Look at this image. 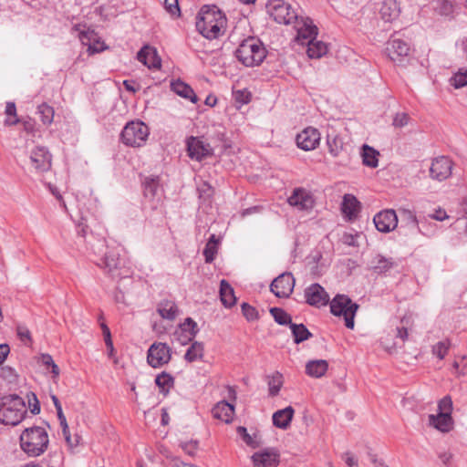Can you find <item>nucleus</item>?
<instances>
[{"mask_svg":"<svg viewBox=\"0 0 467 467\" xmlns=\"http://www.w3.org/2000/svg\"><path fill=\"white\" fill-rule=\"evenodd\" d=\"M227 28L225 14L215 5H204L196 16V29L209 40L217 39Z\"/></svg>","mask_w":467,"mask_h":467,"instance_id":"obj_1","label":"nucleus"},{"mask_svg":"<svg viewBox=\"0 0 467 467\" xmlns=\"http://www.w3.org/2000/svg\"><path fill=\"white\" fill-rule=\"evenodd\" d=\"M49 444L47 431L40 426L26 428L20 435L22 450L29 456L43 454Z\"/></svg>","mask_w":467,"mask_h":467,"instance_id":"obj_2","label":"nucleus"},{"mask_svg":"<svg viewBox=\"0 0 467 467\" xmlns=\"http://www.w3.org/2000/svg\"><path fill=\"white\" fill-rule=\"evenodd\" d=\"M26 414L25 400L16 394H10L1 398L0 422L5 425H17Z\"/></svg>","mask_w":467,"mask_h":467,"instance_id":"obj_3","label":"nucleus"},{"mask_svg":"<svg viewBox=\"0 0 467 467\" xmlns=\"http://www.w3.org/2000/svg\"><path fill=\"white\" fill-rule=\"evenodd\" d=\"M266 54L267 51L263 43L255 37L244 39L235 51L236 58L245 67L259 66Z\"/></svg>","mask_w":467,"mask_h":467,"instance_id":"obj_4","label":"nucleus"},{"mask_svg":"<svg viewBox=\"0 0 467 467\" xmlns=\"http://www.w3.org/2000/svg\"><path fill=\"white\" fill-rule=\"evenodd\" d=\"M150 135L149 127L140 120L130 121L123 128L120 139L121 141L130 147L143 146Z\"/></svg>","mask_w":467,"mask_h":467,"instance_id":"obj_5","label":"nucleus"},{"mask_svg":"<svg viewBox=\"0 0 467 467\" xmlns=\"http://www.w3.org/2000/svg\"><path fill=\"white\" fill-rule=\"evenodd\" d=\"M358 309V305L346 295H337L330 302L331 313L337 317L343 316L346 327L350 329L354 328V318Z\"/></svg>","mask_w":467,"mask_h":467,"instance_id":"obj_6","label":"nucleus"},{"mask_svg":"<svg viewBox=\"0 0 467 467\" xmlns=\"http://www.w3.org/2000/svg\"><path fill=\"white\" fill-rule=\"evenodd\" d=\"M112 279H121L129 275V269L125 267L124 260L120 258L119 251L109 250L97 263Z\"/></svg>","mask_w":467,"mask_h":467,"instance_id":"obj_7","label":"nucleus"},{"mask_svg":"<svg viewBox=\"0 0 467 467\" xmlns=\"http://www.w3.org/2000/svg\"><path fill=\"white\" fill-rule=\"evenodd\" d=\"M266 8L270 16L278 24L288 25L299 17L291 5L284 0H270Z\"/></svg>","mask_w":467,"mask_h":467,"instance_id":"obj_8","label":"nucleus"},{"mask_svg":"<svg viewBox=\"0 0 467 467\" xmlns=\"http://www.w3.org/2000/svg\"><path fill=\"white\" fill-rule=\"evenodd\" d=\"M171 358V349L166 343L154 342L148 349L147 362L154 368L168 364Z\"/></svg>","mask_w":467,"mask_h":467,"instance_id":"obj_9","label":"nucleus"},{"mask_svg":"<svg viewBox=\"0 0 467 467\" xmlns=\"http://www.w3.org/2000/svg\"><path fill=\"white\" fill-rule=\"evenodd\" d=\"M295 28L297 32L296 41L303 46L315 40L318 34V28L309 17H298L295 21Z\"/></svg>","mask_w":467,"mask_h":467,"instance_id":"obj_10","label":"nucleus"},{"mask_svg":"<svg viewBox=\"0 0 467 467\" xmlns=\"http://www.w3.org/2000/svg\"><path fill=\"white\" fill-rule=\"evenodd\" d=\"M453 161L446 156H439L432 160L430 167V177L439 182L445 181L451 177Z\"/></svg>","mask_w":467,"mask_h":467,"instance_id":"obj_11","label":"nucleus"},{"mask_svg":"<svg viewBox=\"0 0 467 467\" xmlns=\"http://www.w3.org/2000/svg\"><path fill=\"white\" fill-rule=\"evenodd\" d=\"M187 151L188 156L192 160H195L197 161H202L213 155V148L212 146L205 142L199 137H190L187 140Z\"/></svg>","mask_w":467,"mask_h":467,"instance_id":"obj_12","label":"nucleus"},{"mask_svg":"<svg viewBox=\"0 0 467 467\" xmlns=\"http://www.w3.org/2000/svg\"><path fill=\"white\" fill-rule=\"evenodd\" d=\"M386 54L395 64L402 65L410 54V47L401 39H391L387 43Z\"/></svg>","mask_w":467,"mask_h":467,"instance_id":"obj_13","label":"nucleus"},{"mask_svg":"<svg viewBox=\"0 0 467 467\" xmlns=\"http://www.w3.org/2000/svg\"><path fill=\"white\" fill-rule=\"evenodd\" d=\"M295 286V278L292 274L285 273L275 278L270 285L271 291L280 298L288 297Z\"/></svg>","mask_w":467,"mask_h":467,"instance_id":"obj_14","label":"nucleus"},{"mask_svg":"<svg viewBox=\"0 0 467 467\" xmlns=\"http://www.w3.org/2000/svg\"><path fill=\"white\" fill-rule=\"evenodd\" d=\"M320 132L317 129L307 127L296 135V141L298 148L308 151L315 150L320 143Z\"/></svg>","mask_w":467,"mask_h":467,"instance_id":"obj_15","label":"nucleus"},{"mask_svg":"<svg viewBox=\"0 0 467 467\" xmlns=\"http://www.w3.org/2000/svg\"><path fill=\"white\" fill-rule=\"evenodd\" d=\"M253 467H277L280 454L274 448H266L254 452L252 457Z\"/></svg>","mask_w":467,"mask_h":467,"instance_id":"obj_16","label":"nucleus"},{"mask_svg":"<svg viewBox=\"0 0 467 467\" xmlns=\"http://www.w3.org/2000/svg\"><path fill=\"white\" fill-rule=\"evenodd\" d=\"M373 222L378 231L389 233L397 227L398 216L392 209L383 210L374 216Z\"/></svg>","mask_w":467,"mask_h":467,"instance_id":"obj_17","label":"nucleus"},{"mask_svg":"<svg viewBox=\"0 0 467 467\" xmlns=\"http://www.w3.org/2000/svg\"><path fill=\"white\" fill-rule=\"evenodd\" d=\"M305 297L308 305L320 307L327 305L329 296L319 284L315 283L305 289Z\"/></svg>","mask_w":467,"mask_h":467,"instance_id":"obj_18","label":"nucleus"},{"mask_svg":"<svg viewBox=\"0 0 467 467\" xmlns=\"http://www.w3.org/2000/svg\"><path fill=\"white\" fill-rule=\"evenodd\" d=\"M30 162L36 171H47L51 168V154L45 147H36L30 153Z\"/></svg>","mask_w":467,"mask_h":467,"instance_id":"obj_19","label":"nucleus"},{"mask_svg":"<svg viewBox=\"0 0 467 467\" xmlns=\"http://www.w3.org/2000/svg\"><path fill=\"white\" fill-rule=\"evenodd\" d=\"M400 213L404 222H406L407 226L411 232H418L419 234L431 236L433 234V229L424 230V222L421 219H418L415 213L409 209H400Z\"/></svg>","mask_w":467,"mask_h":467,"instance_id":"obj_20","label":"nucleus"},{"mask_svg":"<svg viewBox=\"0 0 467 467\" xmlns=\"http://www.w3.org/2000/svg\"><path fill=\"white\" fill-rule=\"evenodd\" d=\"M287 201L291 206L296 207L299 210H308L314 206L312 194L303 188L295 189Z\"/></svg>","mask_w":467,"mask_h":467,"instance_id":"obj_21","label":"nucleus"},{"mask_svg":"<svg viewBox=\"0 0 467 467\" xmlns=\"http://www.w3.org/2000/svg\"><path fill=\"white\" fill-rule=\"evenodd\" d=\"M137 58L150 69H159L161 66V59L157 50L151 47L144 46L137 54Z\"/></svg>","mask_w":467,"mask_h":467,"instance_id":"obj_22","label":"nucleus"},{"mask_svg":"<svg viewBox=\"0 0 467 467\" xmlns=\"http://www.w3.org/2000/svg\"><path fill=\"white\" fill-rule=\"evenodd\" d=\"M400 14V3L397 0H383L379 7V15L386 22H392Z\"/></svg>","mask_w":467,"mask_h":467,"instance_id":"obj_23","label":"nucleus"},{"mask_svg":"<svg viewBox=\"0 0 467 467\" xmlns=\"http://www.w3.org/2000/svg\"><path fill=\"white\" fill-rule=\"evenodd\" d=\"M212 413L214 418L219 419L226 423H229L233 420L234 413V407L233 404L222 400L219 401L212 410Z\"/></svg>","mask_w":467,"mask_h":467,"instance_id":"obj_24","label":"nucleus"},{"mask_svg":"<svg viewBox=\"0 0 467 467\" xmlns=\"http://www.w3.org/2000/svg\"><path fill=\"white\" fill-rule=\"evenodd\" d=\"M171 88L178 96L189 99L192 103H196L198 101V97L196 96L195 92L191 88V86L182 81L181 79L171 81Z\"/></svg>","mask_w":467,"mask_h":467,"instance_id":"obj_25","label":"nucleus"},{"mask_svg":"<svg viewBox=\"0 0 467 467\" xmlns=\"http://www.w3.org/2000/svg\"><path fill=\"white\" fill-rule=\"evenodd\" d=\"M294 409L288 406L283 410H279L273 414V424L282 430H286L294 416Z\"/></svg>","mask_w":467,"mask_h":467,"instance_id":"obj_26","label":"nucleus"},{"mask_svg":"<svg viewBox=\"0 0 467 467\" xmlns=\"http://www.w3.org/2000/svg\"><path fill=\"white\" fill-rule=\"evenodd\" d=\"M429 423L442 432H448L452 427L453 420L451 415L438 412L437 415H429Z\"/></svg>","mask_w":467,"mask_h":467,"instance_id":"obj_27","label":"nucleus"},{"mask_svg":"<svg viewBox=\"0 0 467 467\" xmlns=\"http://www.w3.org/2000/svg\"><path fill=\"white\" fill-rule=\"evenodd\" d=\"M397 266L392 258L378 254L371 261V268L377 274H385Z\"/></svg>","mask_w":467,"mask_h":467,"instance_id":"obj_28","label":"nucleus"},{"mask_svg":"<svg viewBox=\"0 0 467 467\" xmlns=\"http://www.w3.org/2000/svg\"><path fill=\"white\" fill-rule=\"evenodd\" d=\"M328 368V364L324 359L310 360L306 365V372L313 378H321Z\"/></svg>","mask_w":467,"mask_h":467,"instance_id":"obj_29","label":"nucleus"},{"mask_svg":"<svg viewBox=\"0 0 467 467\" xmlns=\"http://www.w3.org/2000/svg\"><path fill=\"white\" fill-rule=\"evenodd\" d=\"M157 311L162 318L173 320L178 315V307L171 300H161L157 307Z\"/></svg>","mask_w":467,"mask_h":467,"instance_id":"obj_30","label":"nucleus"},{"mask_svg":"<svg viewBox=\"0 0 467 467\" xmlns=\"http://www.w3.org/2000/svg\"><path fill=\"white\" fill-rule=\"evenodd\" d=\"M198 333L197 324L191 318L187 317L185 321L180 326V331H177V335H184V338H179L182 344L186 341H191Z\"/></svg>","mask_w":467,"mask_h":467,"instance_id":"obj_31","label":"nucleus"},{"mask_svg":"<svg viewBox=\"0 0 467 467\" xmlns=\"http://www.w3.org/2000/svg\"><path fill=\"white\" fill-rule=\"evenodd\" d=\"M220 296H221L222 303L226 307L233 306L236 302V297L234 296V288L225 280L221 281Z\"/></svg>","mask_w":467,"mask_h":467,"instance_id":"obj_32","label":"nucleus"},{"mask_svg":"<svg viewBox=\"0 0 467 467\" xmlns=\"http://www.w3.org/2000/svg\"><path fill=\"white\" fill-rule=\"evenodd\" d=\"M379 152L374 148L365 144L361 149L362 162L365 166L369 168H376L379 165Z\"/></svg>","mask_w":467,"mask_h":467,"instance_id":"obj_33","label":"nucleus"},{"mask_svg":"<svg viewBox=\"0 0 467 467\" xmlns=\"http://www.w3.org/2000/svg\"><path fill=\"white\" fill-rule=\"evenodd\" d=\"M143 187L144 195L147 198H154L158 196L161 192L159 176L146 177L143 182Z\"/></svg>","mask_w":467,"mask_h":467,"instance_id":"obj_34","label":"nucleus"},{"mask_svg":"<svg viewBox=\"0 0 467 467\" xmlns=\"http://www.w3.org/2000/svg\"><path fill=\"white\" fill-rule=\"evenodd\" d=\"M204 354L203 344L198 341H194L186 350L184 355V359L187 362H194L197 360H202Z\"/></svg>","mask_w":467,"mask_h":467,"instance_id":"obj_35","label":"nucleus"},{"mask_svg":"<svg viewBox=\"0 0 467 467\" xmlns=\"http://www.w3.org/2000/svg\"><path fill=\"white\" fill-rule=\"evenodd\" d=\"M359 202L351 194H345L342 202V212L348 217L356 215L358 212Z\"/></svg>","mask_w":467,"mask_h":467,"instance_id":"obj_36","label":"nucleus"},{"mask_svg":"<svg viewBox=\"0 0 467 467\" xmlns=\"http://www.w3.org/2000/svg\"><path fill=\"white\" fill-rule=\"evenodd\" d=\"M307 46V55L310 58H320L322 56L327 54V47L322 41L312 40Z\"/></svg>","mask_w":467,"mask_h":467,"instance_id":"obj_37","label":"nucleus"},{"mask_svg":"<svg viewBox=\"0 0 467 467\" xmlns=\"http://www.w3.org/2000/svg\"><path fill=\"white\" fill-rule=\"evenodd\" d=\"M290 328L296 344H299L312 337V334L304 324L292 323L290 325Z\"/></svg>","mask_w":467,"mask_h":467,"instance_id":"obj_38","label":"nucleus"},{"mask_svg":"<svg viewBox=\"0 0 467 467\" xmlns=\"http://www.w3.org/2000/svg\"><path fill=\"white\" fill-rule=\"evenodd\" d=\"M155 383L163 394H167L174 385V379L171 375L166 372H161L155 379Z\"/></svg>","mask_w":467,"mask_h":467,"instance_id":"obj_39","label":"nucleus"},{"mask_svg":"<svg viewBox=\"0 0 467 467\" xmlns=\"http://www.w3.org/2000/svg\"><path fill=\"white\" fill-rule=\"evenodd\" d=\"M327 144L328 147V150L331 155L337 157L343 150V140L337 134H328L327 137Z\"/></svg>","mask_w":467,"mask_h":467,"instance_id":"obj_40","label":"nucleus"},{"mask_svg":"<svg viewBox=\"0 0 467 467\" xmlns=\"http://www.w3.org/2000/svg\"><path fill=\"white\" fill-rule=\"evenodd\" d=\"M72 31L78 33L79 40L84 45H88V42L93 38L94 31L87 27L86 25L76 24L72 27Z\"/></svg>","mask_w":467,"mask_h":467,"instance_id":"obj_41","label":"nucleus"},{"mask_svg":"<svg viewBox=\"0 0 467 467\" xmlns=\"http://www.w3.org/2000/svg\"><path fill=\"white\" fill-rule=\"evenodd\" d=\"M270 314L274 317L275 321L279 325H291L292 318L291 316L286 313L284 309L279 307H272L270 308Z\"/></svg>","mask_w":467,"mask_h":467,"instance_id":"obj_42","label":"nucleus"},{"mask_svg":"<svg viewBox=\"0 0 467 467\" xmlns=\"http://www.w3.org/2000/svg\"><path fill=\"white\" fill-rule=\"evenodd\" d=\"M37 113L40 115L41 121L44 125H50L54 119V109L47 103L38 106Z\"/></svg>","mask_w":467,"mask_h":467,"instance_id":"obj_43","label":"nucleus"},{"mask_svg":"<svg viewBox=\"0 0 467 467\" xmlns=\"http://www.w3.org/2000/svg\"><path fill=\"white\" fill-rule=\"evenodd\" d=\"M269 395L272 397L276 396L283 386V375L275 372L268 381Z\"/></svg>","mask_w":467,"mask_h":467,"instance_id":"obj_44","label":"nucleus"},{"mask_svg":"<svg viewBox=\"0 0 467 467\" xmlns=\"http://www.w3.org/2000/svg\"><path fill=\"white\" fill-rule=\"evenodd\" d=\"M436 12L444 16H451L454 11V5L449 0H439L435 6Z\"/></svg>","mask_w":467,"mask_h":467,"instance_id":"obj_45","label":"nucleus"},{"mask_svg":"<svg viewBox=\"0 0 467 467\" xmlns=\"http://www.w3.org/2000/svg\"><path fill=\"white\" fill-rule=\"evenodd\" d=\"M1 378L9 384H16L18 381V374L10 366L1 368Z\"/></svg>","mask_w":467,"mask_h":467,"instance_id":"obj_46","label":"nucleus"},{"mask_svg":"<svg viewBox=\"0 0 467 467\" xmlns=\"http://www.w3.org/2000/svg\"><path fill=\"white\" fill-rule=\"evenodd\" d=\"M5 114L9 117L5 119L6 125H15L19 119L16 118V107L14 102H7L5 106Z\"/></svg>","mask_w":467,"mask_h":467,"instance_id":"obj_47","label":"nucleus"},{"mask_svg":"<svg viewBox=\"0 0 467 467\" xmlns=\"http://www.w3.org/2000/svg\"><path fill=\"white\" fill-rule=\"evenodd\" d=\"M450 348V341L444 340L440 341L432 348V353L438 357L440 359H443L446 356L448 349Z\"/></svg>","mask_w":467,"mask_h":467,"instance_id":"obj_48","label":"nucleus"},{"mask_svg":"<svg viewBox=\"0 0 467 467\" xmlns=\"http://www.w3.org/2000/svg\"><path fill=\"white\" fill-rule=\"evenodd\" d=\"M452 400L451 396L443 397L438 403V410L439 413H445L448 415H451L452 412Z\"/></svg>","mask_w":467,"mask_h":467,"instance_id":"obj_49","label":"nucleus"},{"mask_svg":"<svg viewBox=\"0 0 467 467\" xmlns=\"http://www.w3.org/2000/svg\"><path fill=\"white\" fill-rule=\"evenodd\" d=\"M164 8L171 16H181L179 0H164Z\"/></svg>","mask_w":467,"mask_h":467,"instance_id":"obj_50","label":"nucleus"},{"mask_svg":"<svg viewBox=\"0 0 467 467\" xmlns=\"http://www.w3.org/2000/svg\"><path fill=\"white\" fill-rule=\"evenodd\" d=\"M237 433L242 437L243 441L250 447L256 448L259 446L258 441L254 440L248 432L245 427L239 426Z\"/></svg>","mask_w":467,"mask_h":467,"instance_id":"obj_51","label":"nucleus"},{"mask_svg":"<svg viewBox=\"0 0 467 467\" xmlns=\"http://www.w3.org/2000/svg\"><path fill=\"white\" fill-rule=\"evenodd\" d=\"M241 308L243 315L248 321H254L258 319L257 310L248 303H243Z\"/></svg>","mask_w":467,"mask_h":467,"instance_id":"obj_52","label":"nucleus"},{"mask_svg":"<svg viewBox=\"0 0 467 467\" xmlns=\"http://www.w3.org/2000/svg\"><path fill=\"white\" fill-rule=\"evenodd\" d=\"M217 250H218L217 244L213 245V244H206L204 250H203V255H204L206 263L210 264L214 260L215 255L217 254Z\"/></svg>","mask_w":467,"mask_h":467,"instance_id":"obj_53","label":"nucleus"},{"mask_svg":"<svg viewBox=\"0 0 467 467\" xmlns=\"http://www.w3.org/2000/svg\"><path fill=\"white\" fill-rule=\"evenodd\" d=\"M16 332L19 339L26 345L31 343V333L26 326L19 325L16 327Z\"/></svg>","mask_w":467,"mask_h":467,"instance_id":"obj_54","label":"nucleus"},{"mask_svg":"<svg viewBox=\"0 0 467 467\" xmlns=\"http://www.w3.org/2000/svg\"><path fill=\"white\" fill-rule=\"evenodd\" d=\"M27 400L28 408L30 409L31 412L33 414H38L40 412V405L36 395L34 392H29L27 394Z\"/></svg>","mask_w":467,"mask_h":467,"instance_id":"obj_55","label":"nucleus"},{"mask_svg":"<svg viewBox=\"0 0 467 467\" xmlns=\"http://www.w3.org/2000/svg\"><path fill=\"white\" fill-rule=\"evenodd\" d=\"M410 117L407 113H397L393 119V126L396 128H402L409 123Z\"/></svg>","mask_w":467,"mask_h":467,"instance_id":"obj_56","label":"nucleus"},{"mask_svg":"<svg viewBox=\"0 0 467 467\" xmlns=\"http://www.w3.org/2000/svg\"><path fill=\"white\" fill-rule=\"evenodd\" d=\"M453 86L456 88L464 87L467 85V70L464 72H458L454 75L453 78Z\"/></svg>","mask_w":467,"mask_h":467,"instance_id":"obj_57","label":"nucleus"},{"mask_svg":"<svg viewBox=\"0 0 467 467\" xmlns=\"http://www.w3.org/2000/svg\"><path fill=\"white\" fill-rule=\"evenodd\" d=\"M182 449L190 456H193L198 448V441H190L181 444Z\"/></svg>","mask_w":467,"mask_h":467,"instance_id":"obj_58","label":"nucleus"},{"mask_svg":"<svg viewBox=\"0 0 467 467\" xmlns=\"http://www.w3.org/2000/svg\"><path fill=\"white\" fill-rule=\"evenodd\" d=\"M342 459L348 467H358V459L349 451L343 454Z\"/></svg>","mask_w":467,"mask_h":467,"instance_id":"obj_59","label":"nucleus"},{"mask_svg":"<svg viewBox=\"0 0 467 467\" xmlns=\"http://www.w3.org/2000/svg\"><path fill=\"white\" fill-rule=\"evenodd\" d=\"M198 192L200 193V197H210L213 191L210 184L202 182V184L198 187Z\"/></svg>","mask_w":467,"mask_h":467,"instance_id":"obj_60","label":"nucleus"},{"mask_svg":"<svg viewBox=\"0 0 467 467\" xmlns=\"http://www.w3.org/2000/svg\"><path fill=\"white\" fill-rule=\"evenodd\" d=\"M10 352L9 346L7 344H0V365H2Z\"/></svg>","mask_w":467,"mask_h":467,"instance_id":"obj_61","label":"nucleus"},{"mask_svg":"<svg viewBox=\"0 0 467 467\" xmlns=\"http://www.w3.org/2000/svg\"><path fill=\"white\" fill-rule=\"evenodd\" d=\"M429 217L437 221H443L448 218V215L444 210L439 209L434 213L429 214Z\"/></svg>","mask_w":467,"mask_h":467,"instance_id":"obj_62","label":"nucleus"},{"mask_svg":"<svg viewBox=\"0 0 467 467\" xmlns=\"http://www.w3.org/2000/svg\"><path fill=\"white\" fill-rule=\"evenodd\" d=\"M462 367L461 373L465 374L467 373V358L462 357L460 358V360H456L454 362V367L458 368L459 367Z\"/></svg>","mask_w":467,"mask_h":467,"instance_id":"obj_63","label":"nucleus"},{"mask_svg":"<svg viewBox=\"0 0 467 467\" xmlns=\"http://www.w3.org/2000/svg\"><path fill=\"white\" fill-rule=\"evenodd\" d=\"M368 455L370 459V462L375 465V467H388L381 460L378 459L376 454L368 452Z\"/></svg>","mask_w":467,"mask_h":467,"instance_id":"obj_64","label":"nucleus"}]
</instances>
